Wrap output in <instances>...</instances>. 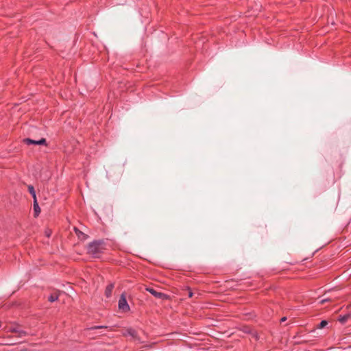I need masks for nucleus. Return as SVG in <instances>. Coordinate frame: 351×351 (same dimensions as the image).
Returning <instances> with one entry per match:
<instances>
[{
    "mask_svg": "<svg viewBox=\"0 0 351 351\" xmlns=\"http://www.w3.org/2000/svg\"><path fill=\"white\" fill-rule=\"evenodd\" d=\"M106 250L105 243L103 240L94 241L87 247V252L94 258H99Z\"/></svg>",
    "mask_w": 351,
    "mask_h": 351,
    "instance_id": "1",
    "label": "nucleus"
},
{
    "mask_svg": "<svg viewBox=\"0 0 351 351\" xmlns=\"http://www.w3.org/2000/svg\"><path fill=\"white\" fill-rule=\"evenodd\" d=\"M8 331L13 333H16L18 337H23L27 335V332L21 328V326L18 324H12L10 326L8 327Z\"/></svg>",
    "mask_w": 351,
    "mask_h": 351,
    "instance_id": "2",
    "label": "nucleus"
},
{
    "mask_svg": "<svg viewBox=\"0 0 351 351\" xmlns=\"http://www.w3.org/2000/svg\"><path fill=\"white\" fill-rule=\"evenodd\" d=\"M23 142L27 145H47V141L45 138H42L39 140H33L29 138H26L23 139Z\"/></svg>",
    "mask_w": 351,
    "mask_h": 351,
    "instance_id": "3",
    "label": "nucleus"
},
{
    "mask_svg": "<svg viewBox=\"0 0 351 351\" xmlns=\"http://www.w3.org/2000/svg\"><path fill=\"white\" fill-rule=\"evenodd\" d=\"M119 308L123 311H127L130 310V306L128 304L126 298L124 295H121L119 300Z\"/></svg>",
    "mask_w": 351,
    "mask_h": 351,
    "instance_id": "4",
    "label": "nucleus"
},
{
    "mask_svg": "<svg viewBox=\"0 0 351 351\" xmlns=\"http://www.w3.org/2000/svg\"><path fill=\"white\" fill-rule=\"evenodd\" d=\"M146 290L157 298L163 300V299H166L167 298V295L166 294L161 293V292H158L153 288H147Z\"/></svg>",
    "mask_w": 351,
    "mask_h": 351,
    "instance_id": "5",
    "label": "nucleus"
},
{
    "mask_svg": "<svg viewBox=\"0 0 351 351\" xmlns=\"http://www.w3.org/2000/svg\"><path fill=\"white\" fill-rule=\"evenodd\" d=\"M74 230L79 239L82 240H86L88 238V235L83 233L82 231L78 230L77 228H74Z\"/></svg>",
    "mask_w": 351,
    "mask_h": 351,
    "instance_id": "6",
    "label": "nucleus"
},
{
    "mask_svg": "<svg viewBox=\"0 0 351 351\" xmlns=\"http://www.w3.org/2000/svg\"><path fill=\"white\" fill-rule=\"evenodd\" d=\"M113 289H114L113 284H110L106 287V290H105V295L107 298H109L111 296Z\"/></svg>",
    "mask_w": 351,
    "mask_h": 351,
    "instance_id": "7",
    "label": "nucleus"
},
{
    "mask_svg": "<svg viewBox=\"0 0 351 351\" xmlns=\"http://www.w3.org/2000/svg\"><path fill=\"white\" fill-rule=\"evenodd\" d=\"M34 216L38 217L40 213V208L39 207L37 199L34 201Z\"/></svg>",
    "mask_w": 351,
    "mask_h": 351,
    "instance_id": "8",
    "label": "nucleus"
},
{
    "mask_svg": "<svg viewBox=\"0 0 351 351\" xmlns=\"http://www.w3.org/2000/svg\"><path fill=\"white\" fill-rule=\"evenodd\" d=\"M28 191L32 195V197L34 199V201L35 199H36V191H35L34 187L32 185H29L28 186Z\"/></svg>",
    "mask_w": 351,
    "mask_h": 351,
    "instance_id": "9",
    "label": "nucleus"
},
{
    "mask_svg": "<svg viewBox=\"0 0 351 351\" xmlns=\"http://www.w3.org/2000/svg\"><path fill=\"white\" fill-rule=\"evenodd\" d=\"M350 317V314H346V315H344L343 316H340L338 320L341 324H345Z\"/></svg>",
    "mask_w": 351,
    "mask_h": 351,
    "instance_id": "10",
    "label": "nucleus"
},
{
    "mask_svg": "<svg viewBox=\"0 0 351 351\" xmlns=\"http://www.w3.org/2000/svg\"><path fill=\"white\" fill-rule=\"evenodd\" d=\"M58 299V294L56 293H51L49 298L48 300L51 302H53Z\"/></svg>",
    "mask_w": 351,
    "mask_h": 351,
    "instance_id": "11",
    "label": "nucleus"
},
{
    "mask_svg": "<svg viewBox=\"0 0 351 351\" xmlns=\"http://www.w3.org/2000/svg\"><path fill=\"white\" fill-rule=\"evenodd\" d=\"M328 324V322L326 320H322L319 324V326H318V328H324L326 325Z\"/></svg>",
    "mask_w": 351,
    "mask_h": 351,
    "instance_id": "12",
    "label": "nucleus"
},
{
    "mask_svg": "<svg viewBox=\"0 0 351 351\" xmlns=\"http://www.w3.org/2000/svg\"><path fill=\"white\" fill-rule=\"evenodd\" d=\"M128 332L129 335H130L132 337H135L136 335V330H134V329H132V328L128 329Z\"/></svg>",
    "mask_w": 351,
    "mask_h": 351,
    "instance_id": "13",
    "label": "nucleus"
},
{
    "mask_svg": "<svg viewBox=\"0 0 351 351\" xmlns=\"http://www.w3.org/2000/svg\"><path fill=\"white\" fill-rule=\"evenodd\" d=\"M107 326H95L91 328V329H99V328H106Z\"/></svg>",
    "mask_w": 351,
    "mask_h": 351,
    "instance_id": "14",
    "label": "nucleus"
},
{
    "mask_svg": "<svg viewBox=\"0 0 351 351\" xmlns=\"http://www.w3.org/2000/svg\"><path fill=\"white\" fill-rule=\"evenodd\" d=\"M329 300H329V299H328V298H326V299H323V300H320L319 303H320V304H324L325 302H328V301H329Z\"/></svg>",
    "mask_w": 351,
    "mask_h": 351,
    "instance_id": "15",
    "label": "nucleus"
},
{
    "mask_svg": "<svg viewBox=\"0 0 351 351\" xmlns=\"http://www.w3.org/2000/svg\"><path fill=\"white\" fill-rule=\"evenodd\" d=\"M286 319H287V317H282L280 319V322L282 323V322H285Z\"/></svg>",
    "mask_w": 351,
    "mask_h": 351,
    "instance_id": "16",
    "label": "nucleus"
},
{
    "mask_svg": "<svg viewBox=\"0 0 351 351\" xmlns=\"http://www.w3.org/2000/svg\"><path fill=\"white\" fill-rule=\"evenodd\" d=\"M193 292L191 291H189V297L191 298L193 296Z\"/></svg>",
    "mask_w": 351,
    "mask_h": 351,
    "instance_id": "17",
    "label": "nucleus"
},
{
    "mask_svg": "<svg viewBox=\"0 0 351 351\" xmlns=\"http://www.w3.org/2000/svg\"><path fill=\"white\" fill-rule=\"evenodd\" d=\"M46 235H47V237H50V232H46Z\"/></svg>",
    "mask_w": 351,
    "mask_h": 351,
    "instance_id": "18",
    "label": "nucleus"
},
{
    "mask_svg": "<svg viewBox=\"0 0 351 351\" xmlns=\"http://www.w3.org/2000/svg\"><path fill=\"white\" fill-rule=\"evenodd\" d=\"M1 326V322L0 321V327Z\"/></svg>",
    "mask_w": 351,
    "mask_h": 351,
    "instance_id": "19",
    "label": "nucleus"
}]
</instances>
